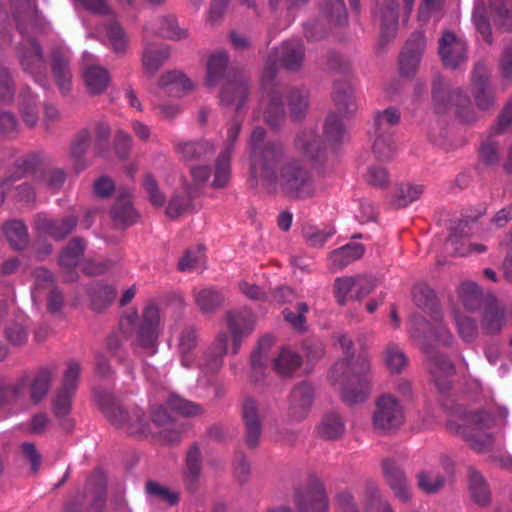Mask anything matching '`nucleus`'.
<instances>
[{
    "label": "nucleus",
    "mask_w": 512,
    "mask_h": 512,
    "mask_svg": "<svg viewBox=\"0 0 512 512\" xmlns=\"http://www.w3.org/2000/svg\"><path fill=\"white\" fill-rule=\"evenodd\" d=\"M263 128H255L250 137V169L254 177L278 184L287 194L304 198L314 192L311 177L297 162H284L279 144L266 143Z\"/></svg>",
    "instance_id": "nucleus-1"
},
{
    "label": "nucleus",
    "mask_w": 512,
    "mask_h": 512,
    "mask_svg": "<svg viewBox=\"0 0 512 512\" xmlns=\"http://www.w3.org/2000/svg\"><path fill=\"white\" fill-rule=\"evenodd\" d=\"M336 345L342 350L344 358L335 363L331 369L330 379L341 391L342 400L354 405L366 400L370 393V360L360 355L355 361L350 358L352 340L344 334L336 337Z\"/></svg>",
    "instance_id": "nucleus-2"
},
{
    "label": "nucleus",
    "mask_w": 512,
    "mask_h": 512,
    "mask_svg": "<svg viewBox=\"0 0 512 512\" xmlns=\"http://www.w3.org/2000/svg\"><path fill=\"white\" fill-rule=\"evenodd\" d=\"M226 324L230 332H219L207 351L202 368L207 373L218 372L224 363V357L229 353L228 344L231 340V354H237L245 337L255 328L256 317L249 309H236L226 313Z\"/></svg>",
    "instance_id": "nucleus-3"
},
{
    "label": "nucleus",
    "mask_w": 512,
    "mask_h": 512,
    "mask_svg": "<svg viewBox=\"0 0 512 512\" xmlns=\"http://www.w3.org/2000/svg\"><path fill=\"white\" fill-rule=\"evenodd\" d=\"M507 416L506 410L501 412L499 419L488 412L481 411L458 420H450L447 427L451 433L462 437L474 451L486 453L494 444V435L491 430L498 424H504Z\"/></svg>",
    "instance_id": "nucleus-4"
},
{
    "label": "nucleus",
    "mask_w": 512,
    "mask_h": 512,
    "mask_svg": "<svg viewBox=\"0 0 512 512\" xmlns=\"http://www.w3.org/2000/svg\"><path fill=\"white\" fill-rule=\"evenodd\" d=\"M160 312L157 306L148 305L141 317L135 312H129L120 319V329L135 348L141 349L148 355L157 352V339L160 332Z\"/></svg>",
    "instance_id": "nucleus-5"
},
{
    "label": "nucleus",
    "mask_w": 512,
    "mask_h": 512,
    "mask_svg": "<svg viewBox=\"0 0 512 512\" xmlns=\"http://www.w3.org/2000/svg\"><path fill=\"white\" fill-rule=\"evenodd\" d=\"M227 55L223 51L212 54L207 62V75L205 84L209 88L223 83L220 92V102L226 106H234L239 110L247 99V83L230 74L226 75Z\"/></svg>",
    "instance_id": "nucleus-6"
},
{
    "label": "nucleus",
    "mask_w": 512,
    "mask_h": 512,
    "mask_svg": "<svg viewBox=\"0 0 512 512\" xmlns=\"http://www.w3.org/2000/svg\"><path fill=\"white\" fill-rule=\"evenodd\" d=\"M96 400L105 417L114 427L131 435H144L152 432L150 422L139 407L126 409L106 392L96 394Z\"/></svg>",
    "instance_id": "nucleus-7"
},
{
    "label": "nucleus",
    "mask_w": 512,
    "mask_h": 512,
    "mask_svg": "<svg viewBox=\"0 0 512 512\" xmlns=\"http://www.w3.org/2000/svg\"><path fill=\"white\" fill-rule=\"evenodd\" d=\"M56 373V367L49 365L40 368L31 380L24 376L13 383L0 384V408L23 397L28 386L31 401L40 403L47 396Z\"/></svg>",
    "instance_id": "nucleus-8"
},
{
    "label": "nucleus",
    "mask_w": 512,
    "mask_h": 512,
    "mask_svg": "<svg viewBox=\"0 0 512 512\" xmlns=\"http://www.w3.org/2000/svg\"><path fill=\"white\" fill-rule=\"evenodd\" d=\"M432 103L437 113H445L455 107L464 122L475 120L470 98L461 89H450L441 76H435L432 83Z\"/></svg>",
    "instance_id": "nucleus-9"
},
{
    "label": "nucleus",
    "mask_w": 512,
    "mask_h": 512,
    "mask_svg": "<svg viewBox=\"0 0 512 512\" xmlns=\"http://www.w3.org/2000/svg\"><path fill=\"white\" fill-rule=\"evenodd\" d=\"M403 422V408L397 399L389 394L380 396L372 416L373 427L378 431L389 433L399 429Z\"/></svg>",
    "instance_id": "nucleus-10"
},
{
    "label": "nucleus",
    "mask_w": 512,
    "mask_h": 512,
    "mask_svg": "<svg viewBox=\"0 0 512 512\" xmlns=\"http://www.w3.org/2000/svg\"><path fill=\"white\" fill-rule=\"evenodd\" d=\"M410 335L422 349H426L427 342L432 339L444 345L453 342L452 333L438 316L433 318V322L414 317L411 320Z\"/></svg>",
    "instance_id": "nucleus-11"
},
{
    "label": "nucleus",
    "mask_w": 512,
    "mask_h": 512,
    "mask_svg": "<svg viewBox=\"0 0 512 512\" xmlns=\"http://www.w3.org/2000/svg\"><path fill=\"white\" fill-rule=\"evenodd\" d=\"M294 501L299 512H327L329 507L325 487L316 477L297 489Z\"/></svg>",
    "instance_id": "nucleus-12"
},
{
    "label": "nucleus",
    "mask_w": 512,
    "mask_h": 512,
    "mask_svg": "<svg viewBox=\"0 0 512 512\" xmlns=\"http://www.w3.org/2000/svg\"><path fill=\"white\" fill-rule=\"evenodd\" d=\"M314 401V388L307 382L295 386L289 397L288 417L292 421L304 420L312 407Z\"/></svg>",
    "instance_id": "nucleus-13"
},
{
    "label": "nucleus",
    "mask_w": 512,
    "mask_h": 512,
    "mask_svg": "<svg viewBox=\"0 0 512 512\" xmlns=\"http://www.w3.org/2000/svg\"><path fill=\"white\" fill-rule=\"evenodd\" d=\"M265 409L253 399H247L243 405V419L246 428L245 441L249 448H256L262 433V419Z\"/></svg>",
    "instance_id": "nucleus-14"
},
{
    "label": "nucleus",
    "mask_w": 512,
    "mask_h": 512,
    "mask_svg": "<svg viewBox=\"0 0 512 512\" xmlns=\"http://www.w3.org/2000/svg\"><path fill=\"white\" fill-rule=\"evenodd\" d=\"M439 55L446 67L456 68L467 59L466 43L455 34L444 32L439 40Z\"/></svg>",
    "instance_id": "nucleus-15"
},
{
    "label": "nucleus",
    "mask_w": 512,
    "mask_h": 512,
    "mask_svg": "<svg viewBox=\"0 0 512 512\" xmlns=\"http://www.w3.org/2000/svg\"><path fill=\"white\" fill-rule=\"evenodd\" d=\"M452 473L453 463L449 458L444 457L439 466L418 473V486L427 494L437 493L444 486L446 478Z\"/></svg>",
    "instance_id": "nucleus-16"
},
{
    "label": "nucleus",
    "mask_w": 512,
    "mask_h": 512,
    "mask_svg": "<svg viewBox=\"0 0 512 512\" xmlns=\"http://www.w3.org/2000/svg\"><path fill=\"white\" fill-rule=\"evenodd\" d=\"M472 92L479 109L488 110L494 105L495 96L490 85V75L482 63H478L473 70Z\"/></svg>",
    "instance_id": "nucleus-17"
},
{
    "label": "nucleus",
    "mask_w": 512,
    "mask_h": 512,
    "mask_svg": "<svg viewBox=\"0 0 512 512\" xmlns=\"http://www.w3.org/2000/svg\"><path fill=\"white\" fill-rule=\"evenodd\" d=\"M18 56L23 69L40 82L38 76L45 70V61L38 43L32 38L23 39L18 47Z\"/></svg>",
    "instance_id": "nucleus-18"
},
{
    "label": "nucleus",
    "mask_w": 512,
    "mask_h": 512,
    "mask_svg": "<svg viewBox=\"0 0 512 512\" xmlns=\"http://www.w3.org/2000/svg\"><path fill=\"white\" fill-rule=\"evenodd\" d=\"M304 46L301 40L293 39L284 42L269 58L268 64H279L288 70L298 69L304 60Z\"/></svg>",
    "instance_id": "nucleus-19"
},
{
    "label": "nucleus",
    "mask_w": 512,
    "mask_h": 512,
    "mask_svg": "<svg viewBox=\"0 0 512 512\" xmlns=\"http://www.w3.org/2000/svg\"><path fill=\"white\" fill-rule=\"evenodd\" d=\"M506 324V308L496 298L488 300L482 310L480 325L482 332L487 335H496Z\"/></svg>",
    "instance_id": "nucleus-20"
},
{
    "label": "nucleus",
    "mask_w": 512,
    "mask_h": 512,
    "mask_svg": "<svg viewBox=\"0 0 512 512\" xmlns=\"http://www.w3.org/2000/svg\"><path fill=\"white\" fill-rule=\"evenodd\" d=\"M169 56L170 51L166 45L151 42L147 36L143 35L141 61L145 73L154 75L168 60Z\"/></svg>",
    "instance_id": "nucleus-21"
},
{
    "label": "nucleus",
    "mask_w": 512,
    "mask_h": 512,
    "mask_svg": "<svg viewBox=\"0 0 512 512\" xmlns=\"http://www.w3.org/2000/svg\"><path fill=\"white\" fill-rule=\"evenodd\" d=\"M426 40L422 32L414 33L406 42L400 57V71L404 75H410L418 68Z\"/></svg>",
    "instance_id": "nucleus-22"
},
{
    "label": "nucleus",
    "mask_w": 512,
    "mask_h": 512,
    "mask_svg": "<svg viewBox=\"0 0 512 512\" xmlns=\"http://www.w3.org/2000/svg\"><path fill=\"white\" fill-rule=\"evenodd\" d=\"M385 480L394 495L402 502L410 500V487L402 469L393 459L387 458L382 462Z\"/></svg>",
    "instance_id": "nucleus-23"
},
{
    "label": "nucleus",
    "mask_w": 512,
    "mask_h": 512,
    "mask_svg": "<svg viewBox=\"0 0 512 512\" xmlns=\"http://www.w3.org/2000/svg\"><path fill=\"white\" fill-rule=\"evenodd\" d=\"M265 96L261 106L264 109V119L271 126L276 127L284 117L281 89L278 86L265 84Z\"/></svg>",
    "instance_id": "nucleus-24"
},
{
    "label": "nucleus",
    "mask_w": 512,
    "mask_h": 512,
    "mask_svg": "<svg viewBox=\"0 0 512 512\" xmlns=\"http://www.w3.org/2000/svg\"><path fill=\"white\" fill-rule=\"evenodd\" d=\"M375 17L380 22L381 37L386 40L394 37L398 28L396 0H378Z\"/></svg>",
    "instance_id": "nucleus-25"
},
{
    "label": "nucleus",
    "mask_w": 512,
    "mask_h": 512,
    "mask_svg": "<svg viewBox=\"0 0 512 512\" xmlns=\"http://www.w3.org/2000/svg\"><path fill=\"white\" fill-rule=\"evenodd\" d=\"M143 35L148 38L152 35H159L171 40H181L186 38L187 31L179 27L175 19L160 17L145 24Z\"/></svg>",
    "instance_id": "nucleus-26"
},
{
    "label": "nucleus",
    "mask_w": 512,
    "mask_h": 512,
    "mask_svg": "<svg viewBox=\"0 0 512 512\" xmlns=\"http://www.w3.org/2000/svg\"><path fill=\"white\" fill-rule=\"evenodd\" d=\"M77 224V218L73 215L67 216L62 220H51L46 216H38L35 222L39 233L48 235L55 240L65 238Z\"/></svg>",
    "instance_id": "nucleus-27"
},
{
    "label": "nucleus",
    "mask_w": 512,
    "mask_h": 512,
    "mask_svg": "<svg viewBox=\"0 0 512 512\" xmlns=\"http://www.w3.org/2000/svg\"><path fill=\"white\" fill-rule=\"evenodd\" d=\"M428 367L437 388L444 392L449 387V379L454 374V366L448 358L441 354L428 357Z\"/></svg>",
    "instance_id": "nucleus-28"
},
{
    "label": "nucleus",
    "mask_w": 512,
    "mask_h": 512,
    "mask_svg": "<svg viewBox=\"0 0 512 512\" xmlns=\"http://www.w3.org/2000/svg\"><path fill=\"white\" fill-rule=\"evenodd\" d=\"M74 395L73 392L58 388L52 397V412L66 431H71L74 427L73 420L67 417L72 410Z\"/></svg>",
    "instance_id": "nucleus-29"
},
{
    "label": "nucleus",
    "mask_w": 512,
    "mask_h": 512,
    "mask_svg": "<svg viewBox=\"0 0 512 512\" xmlns=\"http://www.w3.org/2000/svg\"><path fill=\"white\" fill-rule=\"evenodd\" d=\"M198 345L197 332L193 327L184 328L178 336L177 350L182 366L190 368L195 361L194 351Z\"/></svg>",
    "instance_id": "nucleus-30"
},
{
    "label": "nucleus",
    "mask_w": 512,
    "mask_h": 512,
    "mask_svg": "<svg viewBox=\"0 0 512 512\" xmlns=\"http://www.w3.org/2000/svg\"><path fill=\"white\" fill-rule=\"evenodd\" d=\"M83 79L87 91L91 95H100L110 83L109 72L101 66L90 65L83 71Z\"/></svg>",
    "instance_id": "nucleus-31"
},
{
    "label": "nucleus",
    "mask_w": 512,
    "mask_h": 512,
    "mask_svg": "<svg viewBox=\"0 0 512 512\" xmlns=\"http://www.w3.org/2000/svg\"><path fill=\"white\" fill-rule=\"evenodd\" d=\"M69 60L70 57L66 51L56 50L52 54V72L59 89L63 93L69 90L72 79Z\"/></svg>",
    "instance_id": "nucleus-32"
},
{
    "label": "nucleus",
    "mask_w": 512,
    "mask_h": 512,
    "mask_svg": "<svg viewBox=\"0 0 512 512\" xmlns=\"http://www.w3.org/2000/svg\"><path fill=\"white\" fill-rule=\"evenodd\" d=\"M364 246L360 243H349L340 247L329 255L330 267L333 271H338L353 261L359 259L364 254Z\"/></svg>",
    "instance_id": "nucleus-33"
},
{
    "label": "nucleus",
    "mask_w": 512,
    "mask_h": 512,
    "mask_svg": "<svg viewBox=\"0 0 512 512\" xmlns=\"http://www.w3.org/2000/svg\"><path fill=\"white\" fill-rule=\"evenodd\" d=\"M468 487L472 500L478 505H487L491 500V491L483 475L475 468L468 469Z\"/></svg>",
    "instance_id": "nucleus-34"
},
{
    "label": "nucleus",
    "mask_w": 512,
    "mask_h": 512,
    "mask_svg": "<svg viewBox=\"0 0 512 512\" xmlns=\"http://www.w3.org/2000/svg\"><path fill=\"white\" fill-rule=\"evenodd\" d=\"M201 475V452L196 445H193L187 452L186 469L184 472V484L189 491L198 488Z\"/></svg>",
    "instance_id": "nucleus-35"
},
{
    "label": "nucleus",
    "mask_w": 512,
    "mask_h": 512,
    "mask_svg": "<svg viewBox=\"0 0 512 512\" xmlns=\"http://www.w3.org/2000/svg\"><path fill=\"white\" fill-rule=\"evenodd\" d=\"M423 193V185L400 183L395 187L390 203L396 208H404L418 200Z\"/></svg>",
    "instance_id": "nucleus-36"
},
{
    "label": "nucleus",
    "mask_w": 512,
    "mask_h": 512,
    "mask_svg": "<svg viewBox=\"0 0 512 512\" xmlns=\"http://www.w3.org/2000/svg\"><path fill=\"white\" fill-rule=\"evenodd\" d=\"M176 150L185 161H199L210 157L214 152V146L206 140H201L178 143Z\"/></svg>",
    "instance_id": "nucleus-37"
},
{
    "label": "nucleus",
    "mask_w": 512,
    "mask_h": 512,
    "mask_svg": "<svg viewBox=\"0 0 512 512\" xmlns=\"http://www.w3.org/2000/svg\"><path fill=\"white\" fill-rule=\"evenodd\" d=\"M113 222L117 226L126 227L136 222L138 214L127 197L117 199L111 210Z\"/></svg>",
    "instance_id": "nucleus-38"
},
{
    "label": "nucleus",
    "mask_w": 512,
    "mask_h": 512,
    "mask_svg": "<svg viewBox=\"0 0 512 512\" xmlns=\"http://www.w3.org/2000/svg\"><path fill=\"white\" fill-rule=\"evenodd\" d=\"M317 432L322 438L337 439L344 434L345 424L338 414L328 413L322 418Z\"/></svg>",
    "instance_id": "nucleus-39"
},
{
    "label": "nucleus",
    "mask_w": 512,
    "mask_h": 512,
    "mask_svg": "<svg viewBox=\"0 0 512 512\" xmlns=\"http://www.w3.org/2000/svg\"><path fill=\"white\" fill-rule=\"evenodd\" d=\"M89 145V132L86 130L80 131L71 146V157L74 162V168L77 172L83 171L88 166V162L85 159V154Z\"/></svg>",
    "instance_id": "nucleus-40"
},
{
    "label": "nucleus",
    "mask_w": 512,
    "mask_h": 512,
    "mask_svg": "<svg viewBox=\"0 0 512 512\" xmlns=\"http://www.w3.org/2000/svg\"><path fill=\"white\" fill-rule=\"evenodd\" d=\"M457 293L461 303L467 310L474 311L479 308L482 301V291L475 282H463L458 287Z\"/></svg>",
    "instance_id": "nucleus-41"
},
{
    "label": "nucleus",
    "mask_w": 512,
    "mask_h": 512,
    "mask_svg": "<svg viewBox=\"0 0 512 512\" xmlns=\"http://www.w3.org/2000/svg\"><path fill=\"white\" fill-rule=\"evenodd\" d=\"M161 87H170L176 94L188 92L194 88L193 82L179 71H170L163 74L159 80Z\"/></svg>",
    "instance_id": "nucleus-42"
},
{
    "label": "nucleus",
    "mask_w": 512,
    "mask_h": 512,
    "mask_svg": "<svg viewBox=\"0 0 512 512\" xmlns=\"http://www.w3.org/2000/svg\"><path fill=\"white\" fill-rule=\"evenodd\" d=\"M333 100L337 110L345 116L353 114L357 109L351 87L348 85H344L343 87L335 85Z\"/></svg>",
    "instance_id": "nucleus-43"
},
{
    "label": "nucleus",
    "mask_w": 512,
    "mask_h": 512,
    "mask_svg": "<svg viewBox=\"0 0 512 512\" xmlns=\"http://www.w3.org/2000/svg\"><path fill=\"white\" fill-rule=\"evenodd\" d=\"M494 20L501 30L512 31V3L509 0H492Z\"/></svg>",
    "instance_id": "nucleus-44"
},
{
    "label": "nucleus",
    "mask_w": 512,
    "mask_h": 512,
    "mask_svg": "<svg viewBox=\"0 0 512 512\" xmlns=\"http://www.w3.org/2000/svg\"><path fill=\"white\" fill-rule=\"evenodd\" d=\"M89 295L92 308L101 311L114 301L116 292L112 287L95 284L89 288Z\"/></svg>",
    "instance_id": "nucleus-45"
},
{
    "label": "nucleus",
    "mask_w": 512,
    "mask_h": 512,
    "mask_svg": "<svg viewBox=\"0 0 512 512\" xmlns=\"http://www.w3.org/2000/svg\"><path fill=\"white\" fill-rule=\"evenodd\" d=\"M230 148H225L218 156L215 164V176L212 185L216 188H222L227 185L230 179Z\"/></svg>",
    "instance_id": "nucleus-46"
},
{
    "label": "nucleus",
    "mask_w": 512,
    "mask_h": 512,
    "mask_svg": "<svg viewBox=\"0 0 512 512\" xmlns=\"http://www.w3.org/2000/svg\"><path fill=\"white\" fill-rule=\"evenodd\" d=\"M300 363V356L288 349H282L273 360L274 369L281 375L292 374L300 366Z\"/></svg>",
    "instance_id": "nucleus-47"
},
{
    "label": "nucleus",
    "mask_w": 512,
    "mask_h": 512,
    "mask_svg": "<svg viewBox=\"0 0 512 512\" xmlns=\"http://www.w3.org/2000/svg\"><path fill=\"white\" fill-rule=\"evenodd\" d=\"M195 300L203 313H210L221 306L224 298L219 291L205 288L195 294Z\"/></svg>",
    "instance_id": "nucleus-48"
},
{
    "label": "nucleus",
    "mask_w": 512,
    "mask_h": 512,
    "mask_svg": "<svg viewBox=\"0 0 512 512\" xmlns=\"http://www.w3.org/2000/svg\"><path fill=\"white\" fill-rule=\"evenodd\" d=\"M453 319L459 337L465 342H472L478 335V328L475 320L462 315L458 310H453Z\"/></svg>",
    "instance_id": "nucleus-49"
},
{
    "label": "nucleus",
    "mask_w": 512,
    "mask_h": 512,
    "mask_svg": "<svg viewBox=\"0 0 512 512\" xmlns=\"http://www.w3.org/2000/svg\"><path fill=\"white\" fill-rule=\"evenodd\" d=\"M6 238L15 249H22L28 243L27 228L21 221H11L4 228Z\"/></svg>",
    "instance_id": "nucleus-50"
},
{
    "label": "nucleus",
    "mask_w": 512,
    "mask_h": 512,
    "mask_svg": "<svg viewBox=\"0 0 512 512\" xmlns=\"http://www.w3.org/2000/svg\"><path fill=\"white\" fill-rule=\"evenodd\" d=\"M84 249L85 244L81 239H72L59 257L60 265L66 268L76 266L83 255Z\"/></svg>",
    "instance_id": "nucleus-51"
},
{
    "label": "nucleus",
    "mask_w": 512,
    "mask_h": 512,
    "mask_svg": "<svg viewBox=\"0 0 512 512\" xmlns=\"http://www.w3.org/2000/svg\"><path fill=\"white\" fill-rule=\"evenodd\" d=\"M106 36L115 53L124 54L127 51L129 43L128 37L124 29L117 22L107 25Z\"/></svg>",
    "instance_id": "nucleus-52"
},
{
    "label": "nucleus",
    "mask_w": 512,
    "mask_h": 512,
    "mask_svg": "<svg viewBox=\"0 0 512 512\" xmlns=\"http://www.w3.org/2000/svg\"><path fill=\"white\" fill-rule=\"evenodd\" d=\"M146 492L151 502H165L169 505H174L179 500V495L176 492L153 481L147 482Z\"/></svg>",
    "instance_id": "nucleus-53"
},
{
    "label": "nucleus",
    "mask_w": 512,
    "mask_h": 512,
    "mask_svg": "<svg viewBox=\"0 0 512 512\" xmlns=\"http://www.w3.org/2000/svg\"><path fill=\"white\" fill-rule=\"evenodd\" d=\"M166 406L183 416H196L201 413V407L191 401H188L179 395L171 394L166 400Z\"/></svg>",
    "instance_id": "nucleus-54"
},
{
    "label": "nucleus",
    "mask_w": 512,
    "mask_h": 512,
    "mask_svg": "<svg viewBox=\"0 0 512 512\" xmlns=\"http://www.w3.org/2000/svg\"><path fill=\"white\" fill-rule=\"evenodd\" d=\"M375 134L372 145L373 153L381 160L390 159L395 152L391 133L385 131V133L375 132Z\"/></svg>",
    "instance_id": "nucleus-55"
},
{
    "label": "nucleus",
    "mask_w": 512,
    "mask_h": 512,
    "mask_svg": "<svg viewBox=\"0 0 512 512\" xmlns=\"http://www.w3.org/2000/svg\"><path fill=\"white\" fill-rule=\"evenodd\" d=\"M335 234V229L328 227L319 229L314 226H306L303 228V236L307 244L314 248H321L326 241Z\"/></svg>",
    "instance_id": "nucleus-56"
},
{
    "label": "nucleus",
    "mask_w": 512,
    "mask_h": 512,
    "mask_svg": "<svg viewBox=\"0 0 512 512\" xmlns=\"http://www.w3.org/2000/svg\"><path fill=\"white\" fill-rule=\"evenodd\" d=\"M36 104L35 96L30 91H23L21 94L20 112L23 121L30 127L35 126L38 122Z\"/></svg>",
    "instance_id": "nucleus-57"
},
{
    "label": "nucleus",
    "mask_w": 512,
    "mask_h": 512,
    "mask_svg": "<svg viewBox=\"0 0 512 512\" xmlns=\"http://www.w3.org/2000/svg\"><path fill=\"white\" fill-rule=\"evenodd\" d=\"M288 104L293 118L302 117L308 108V92L305 89L291 90L288 95Z\"/></svg>",
    "instance_id": "nucleus-58"
},
{
    "label": "nucleus",
    "mask_w": 512,
    "mask_h": 512,
    "mask_svg": "<svg viewBox=\"0 0 512 512\" xmlns=\"http://www.w3.org/2000/svg\"><path fill=\"white\" fill-rule=\"evenodd\" d=\"M273 345L272 336L262 337L251 356V366L255 373L261 372L265 367L268 350Z\"/></svg>",
    "instance_id": "nucleus-59"
},
{
    "label": "nucleus",
    "mask_w": 512,
    "mask_h": 512,
    "mask_svg": "<svg viewBox=\"0 0 512 512\" xmlns=\"http://www.w3.org/2000/svg\"><path fill=\"white\" fill-rule=\"evenodd\" d=\"M399 120L400 114L395 108H387L378 112L374 118L375 132L391 133V127L397 125Z\"/></svg>",
    "instance_id": "nucleus-60"
},
{
    "label": "nucleus",
    "mask_w": 512,
    "mask_h": 512,
    "mask_svg": "<svg viewBox=\"0 0 512 512\" xmlns=\"http://www.w3.org/2000/svg\"><path fill=\"white\" fill-rule=\"evenodd\" d=\"M384 362L390 372L400 373L407 366L408 359L398 347L389 346L385 350Z\"/></svg>",
    "instance_id": "nucleus-61"
},
{
    "label": "nucleus",
    "mask_w": 512,
    "mask_h": 512,
    "mask_svg": "<svg viewBox=\"0 0 512 512\" xmlns=\"http://www.w3.org/2000/svg\"><path fill=\"white\" fill-rule=\"evenodd\" d=\"M345 132L343 120L336 113H330L325 121L324 135L330 142H338Z\"/></svg>",
    "instance_id": "nucleus-62"
},
{
    "label": "nucleus",
    "mask_w": 512,
    "mask_h": 512,
    "mask_svg": "<svg viewBox=\"0 0 512 512\" xmlns=\"http://www.w3.org/2000/svg\"><path fill=\"white\" fill-rule=\"evenodd\" d=\"M80 373V364L75 360L68 361L63 373L62 383L59 388L76 393Z\"/></svg>",
    "instance_id": "nucleus-63"
},
{
    "label": "nucleus",
    "mask_w": 512,
    "mask_h": 512,
    "mask_svg": "<svg viewBox=\"0 0 512 512\" xmlns=\"http://www.w3.org/2000/svg\"><path fill=\"white\" fill-rule=\"evenodd\" d=\"M356 278L351 276L338 277L334 283V294L337 302L344 305L347 302L348 295L355 288Z\"/></svg>",
    "instance_id": "nucleus-64"
}]
</instances>
